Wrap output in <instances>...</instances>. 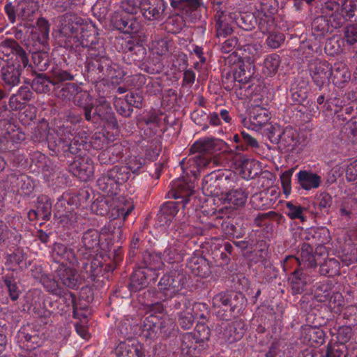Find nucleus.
Instances as JSON below:
<instances>
[{
    "label": "nucleus",
    "instance_id": "obj_1",
    "mask_svg": "<svg viewBox=\"0 0 357 357\" xmlns=\"http://www.w3.org/2000/svg\"><path fill=\"white\" fill-rule=\"evenodd\" d=\"M85 68L86 77L93 84L109 78L122 79L126 75L124 70L107 56L105 47L100 44L88 54Z\"/></svg>",
    "mask_w": 357,
    "mask_h": 357
},
{
    "label": "nucleus",
    "instance_id": "obj_2",
    "mask_svg": "<svg viewBox=\"0 0 357 357\" xmlns=\"http://www.w3.org/2000/svg\"><path fill=\"white\" fill-rule=\"evenodd\" d=\"M96 251L79 245L75 254V266L80 272V276L87 282L98 281L101 277L107 278L115 269L112 264H105L102 259L94 257Z\"/></svg>",
    "mask_w": 357,
    "mask_h": 357
},
{
    "label": "nucleus",
    "instance_id": "obj_3",
    "mask_svg": "<svg viewBox=\"0 0 357 357\" xmlns=\"http://www.w3.org/2000/svg\"><path fill=\"white\" fill-rule=\"evenodd\" d=\"M246 303V298L240 291H227L215 295L213 306L217 307L216 316L222 321H229L240 314Z\"/></svg>",
    "mask_w": 357,
    "mask_h": 357
},
{
    "label": "nucleus",
    "instance_id": "obj_4",
    "mask_svg": "<svg viewBox=\"0 0 357 357\" xmlns=\"http://www.w3.org/2000/svg\"><path fill=\"white\" fill-rule=\"evenodd\" d=\"M87 113L85 120L88 122L97 126L104 124L112 130L119 128L118 121L111 105L105 99L96 100L95 104L93 103L92 108L87 111Z\"/></svg>",
    "mask_w": 357,
    "mask_h": 357
},
{
    "label": "nucleus",
    "instance_id": "obj_5",
    "mask_svg": "<svg viewBox=\"0 0 357 357\" xmlns=\"http://www.w3.org/2000/svg\"><path fill=\"white\" fill-rule=\"evenodd\" d=\"M187 280L183 269L174 268L161 277L158 283V291L165 298L172 296L185 287Z\"/></svg>",
    "mask_w": 357,
    "mask_h": 357
},
{
    "label": "nucleus",
    "instance_id": "obj_6",
    "mask_svg": "<svg viewBox=\"0 0 357 357\" xmlns=\"http://www.w3.org/2000/svg\"><path fill=\"white\" fill-rule=\"evenodd\" d=\"M233 71L237 77V82L241 84L245 89L246 96H252L258 92L257 88H261L259 84H251L246 86L250 82L255 73V66L250 56L240 59L234 67Z\"/></svg>",
    "mask_w": 357,
    "mask_h": 357
},
{
    "label": "nucleus",
    "instance_id": "obj_7",
    "mask_svg": "<svg viewBox=\"0 0 357 357\" xmlns=\"http://www.w3.org/2000/svg\"><path fill=\"white\" fill-rule=\"evenodd\" d=\"M83 21L81 17L75 15L66 14L61 16L56 35L60 46L66 49L69 48L68 41H71V39H73V37L79 32L81 28V23Z\"/></svg>",
    "mask_w": 357,
    "mask_h": 357
},
{
    "label": "nucleus",
    "instance_id": "obj_8",
    "mask_svg": "<svg viewBox=\"0 0 357 357\" xmlns=\"http://www.w3.org/2000/svg\"><path fill=\"white\" fill-rule=\"evenodd\" d=\"M94 32L93 29H88V26L82 22L81 28L73 39H71V43L70 40L68 41V49L77 51L79 47L86 48L89 54L92 49L98 47V44L105 46L103 40L97 38Z\"/></svg>",
    "mask_w": 357,
    "mask_h": 357
},
{
    "label": "nucleus",
    "instance_id": "obj_9",
    "mask_svg": "<svg viewBox=\"0 0 357 357\" xmlns=\"http://www.w3.org/2000/svg\"><path fill=\"white\" fill-rule=\"evenodd\" d=\"M307 70L314 84L321 91L333 73L332 66L326 61L314 58L307 65Z\"/></svg>",
    "mask_w": 357,
    "mask_h": 357
},
{
    "label": "nucleus",
    "instance_id": "obj_10",
    "mask_svg": "<svg viewBox=\"0 0 357 357\" xmlns=\"http://www.w3.org/2000/svg\"><path fill=\"white\" fill-rule=\"evenodd\" d=\"M315 267L317 262L314 255L313 248L309 243H303L300 250V257L289 255L283 261V270L287 272L291 266Z\"/></svg>",
    "mask_w": 357,
    "mask_h": 357
},
{
    "label": "nucleus",
    "instance_id": "obj_11",
    "mask_svg": "<svg viewBox=\"0 0 357 357\" xmlns=\"http://www.w3.org/2000/svg\"><path fill=\"white\" fill-rule=\"evenodd\" d=\"M180 165L182 169L186 171V173L190 174L194 176H197L200 172L206 168L212 169L218 165V162L212 155H197L190 158L186 162L183 159Z\"/></svg>",
    "mask_w": 357,
    "mask_h": 357
},
{
    "label": "nucleus",
    "instance_id": "obj_12",
    "mask_svg": "<svg viewBox=\"0 0 357 357\" xmlns=\"http://www.w3.org/2000/svg\"><path fill=\"white\" fill-rule=\"evenodd\" d=\"M52 268L54 273V278L63 286L72 289L79 288L81 276L80 274L77 275L75 269L68 266L63 262L52 265Z\"/></svg>",
    "mask_w": 357,
    "mask_h": 357
},
{
    "label": "nucleus",
    "instance_id": "obj_13",
    "mask_svg": "<svg viewBox=\"0 0 357 357\" xmlns=\"http://www.w3.org/2000/svg\"><path fill=\"white\" fill-rule=\"evenodd\" d=\"M222 321L216 327V330L222 334V338L229 344L240 340L244 335L247 326L243 320H236L230 323Z\"/></svg>",
    "mask_w": 357,
    "mask_h": 357
},
{
    "label": "nucleus",
    "instance_id": "obj_14",
    "mask_svg": "<svg viewBox=\"0 0 357 357\" xmlns=\"http://www.w3.org/2000/svg\"><path fill=\"white\" fill-rule=\"evenodd\" d=\"M110 24L113 29L126 34L136 33L140 29V22L136 17L119 11L112 14Z\"/></svg>",
    "mask_w": 357,
    "mask_h": 357
},
{
    "label": "nucleus",
    "instance_id": "obj_15",
    "mask_svg": "<svg viewBox=\"0 0 357 357\" xmlns=\"http://www.w3.org/2000/svg\"><path fill=\"white\" fill-rule=\"evenodd\" d=\"M159 274L152 271L145 270L142 267L135 269L130 277L127 287L130 291L137 292L146 288L151 283H155Z\"/></svg>",
    "mask_w": 357,
    "mask_h": 357
},
{
    "label": "nucleus",
    "instance_id": "obj_16",
    "mask_svg": "<svg viewBox=\"0 0 357 357\" xmlns=\"http://www.w3.org/2000/svg\"><path fill=\"white\" fill-rule=\"evenodd\" d=\"M164 0H142L140 13L148 21H161L165 17Z\"/></svg>",
    "mask_w": 357,
    "mask_h": 357
},
{
    "label": "nucleus",
    "instance_id": "obj_17",
    "mask_svg": "<svg viewBox=\"0 0 357 357\" xmlns=\"http://www.w3.org/2000/svg\"><path fill=\"white\" fill-rule=\"evenodd\" d=\"M207 347V344L198 340L192 333H185L182 335L181 351L187 357H198Z\"/></svg>",
    "mask_w": 357,
    "mask_h": 357
},
{
    "label": "nucleus",
    "instance_id": "obj_18",
    "mask_svg": "<svg viewBox=\"0 0 357 357\" xmlns=\"http://www.w3.org/2000/svg\"><path fill=\"white\" fill-rule=\"evenodd\" d=\"M36 209H31L27 213V218L29 221H35L42 219L45 221L50 220L52 215V202L51 199L45 195H41L38 197L35 202Z\"/></svg>",
    "mask_w": 357,
    "mask_h": 357
},
{
    "label": "nucleus",
    "instance_id": "obj_19",
    "mask_svg": "<svg viewBox=\"0 0 357 357\" xmlns=\"http://www.w3.org/2000/svg\"><path fill=\"white\" fill-rule=\"evenodd\" d=\"M69 172L82 181H88L93 174V165L89 157L75 159L68 166Z\"/></svg>",
    "mask_w": 357,
    "mask_h": 357
},
{
    "label": "nucleus",
    "instance_id": "obj_20",
    "mask_svg": "<svg viewBox=\"0 0 357 357\" xmlns=\"http://www.w3.org/2000/svg\"><path fill=\"white\" fill-rule=\"evenodd\" d=\"M191 306L190 298L183 294L177 293L165 298V307L169 312H176L178 315L190 309Z\"/></svg>",
    "mask_w": 357,
    "mask_h": 357
},
{
    "label": "nucleus",
    "instance_id": "obj_21",
    "mask_svg": "<svg viewBox=\"0 0 357 357\" xmlns=\"http://www.w3.org/2000/svg\"><path fill=\"white\" fill-rule=\"evenodd\" d=\"M133 206H130L127 210L124 208H120L117 209V218L112 220L109 223V230L111 233L112 240L117 243L121 241L123 238L122 227L123 225L124 220L130 215L131 211L133 210Z\"/></svg>",
    "mask_w": 357,
    "mask_h": 357
},
{
    "label": "nucleus",
    "instance_id": "obj_22",
    "mask_svg": "<svg viewBox=\"0 0 357 357\" xmlns=\"http://www.w3.org/2000/svg\"><path fill=\"white\" fill-rule=\"evenodd\" d=\"M17 339L20 342L26 343L27 349H34L41 345L42 341L39 333L35 330L33 326H23L17 333Z\"/></svg>",
    "mask_w": 357,
    "mask_h": 357
},
{
    "label": "nucleus",
    "instance_id": "obj_23",
    "mask_svg": "<svg viewBox=\"0 0 357 357\" xmlns=\"http://www.w3.org/2000/svg\"><path fill=\"white\" fill-rule=\"evenodd\" d=\"M113 354L116 357H145L142 346L138 343H131V341H121Z\"/></svg>",
    "mask_w": 357,
    "mask_h": 357
},
{
    "label": "nucleus",
    "instance_id": "obj_24",
    "mask_svg": "<svg viewBox=\"0 0 357 357\" xmlns=\"http://www.w3.org/2000/svg\"><path fill=\"white\" fill-rule=\"evenodd\" d=\"M299 142V134L296 129L287 126L280 133L278 147L285 151H292L297 146Z\"/></svg>",
    "mask_w": 357,
    "mask_h": 357
},
{
    "label": "nucleus",
    "instance_id": "obj_25",
    "mask_svg": "<svg viewBox=\"0 0 357 357\" xmlns=\"http://www.w3.org/2000/svg\"><path fill=\"white\" fill-rule=\"evenodd\" d=\"M24 70L6 62L0 70V77L5 86L14 87L20 83V77Z\"/></svg>",
    "mask_w": 357,
    "mask_h": 357
},
{
    "label": "nucleus",
    "instance_id": "obj_26",
    "mask_svg": "<svg viewBox=\"0 0 357 357\" xmlns=\"http://www.w3.org/2000/svg\"><path fill=\"white\" fill-rule=\"evenodd\" d=\"M123 59H127V63L131 64L132 62L142 61L146 57V50L142 45L128 40L123 47Z\"/></svg>",
    "mask_w": 357,
    "mask_h": 357
},
{
    "label": "nucleus",
    "instance_id": "obj_27",
    "mask_svg": "<svg viewBox=\"0 0 357 357\" xmlns=\"http://www.w3.org/2000/svg\"><path fill=\"white\" fill-rule=\"evenodd\" d=\"M214 19L217 37L225 38L232 33L231 17L229 13L222 9L217 10Z\"/></svg>",
    "mask_w": 357,
    "mask_h": 357
},
{
    "label": "nucleus",
    "instance_id": "obj_28",
    "mask_svg": "<svg viewBox=\"0 0 357 357\" xmlns=\"http://www.w3.org/2000/svg\"><path fill=\"white\" fill-rule=\"evenodd\" d=\"M222 178L218 172L212 171L204 176L202 190L206 196H218L220 192V182Z\"/></svg>",
    "mask_w": 357,
    "mask_h": 357
},
{
    "label": "nucleus",
    "instance_id": "obj_29",
    "mask_svg": "<svg viewBox=\"0 0 357 357\" xmlns=\"http://www.w3.org/2000/svg\"><path fill=\"white\" fill-rule=\"evenodd\" d=\"M164 266L165 263L161 253L150 252L147 250L142 253L139 267L158 273V271L162 270Z\"/></svg>",
    "mask_w": 357,
    "mask_h": 357
},
{
    "label": "nucleus",
    "instance_id": "obj_30",
    "mask_svg": "<svg viewBox=\"0 0 357 357\" xmlns=\"http://www.w3.org/2000/svg\"><path fill=\"white\" fill-rule=\"evenodd\" d=\"M296 176L297 183L305 190L318 188L322 182L319 175L308 170H300Z\"/></svg>",
    "mask_w": 357,
    "mask_h": 357
},
{
    "label": "nucleus",
    "instance_id": "obj_31",
    "mask_svg": "<svg viewBox=\"0 0 357 357\" xmlns=\"http://www.w3.org/2000/svg\"><path fill=\"white\" fill-rule=\"evenodd\" d=\"M52 91L59 99L68 101L81 93L82 88L76 83L66 82L53 86Z\"/></svg>",
    "mask_w": 357,
    "mask_h": 357
},
{
    "label": "nucleus",
    "instance_id": "obj_32",
    "mask_svg": "<svg viewBox=\"0 0 357 357\" xmlns=\"http://www.w3.org/2000/svg\"><path fill=\"white\" fill-rule=\"evenodd\" d=\"M24 26L31 29V33L36 35V39L40 44H45L49 39V33L50 31V24L47 20L40 17L38 18L36 22V27L31 23H24Z\"/></svg>",
    "mask_w": 357,
    "mask_h": 357
},
{
    "label": "nucleus",
    "instance_id": "obj_33",
    "mask_svg": "<svg viewBox=\"0 0 357 357\" xmlns=\"http://www.w3.org/2000/svg\"><path fill=\"white\" fill-rule=\"evenodd\" d=\"M188 267L197 276L206 278L211 274V267L208 260L202 256H193L188 261Z\"/></svg>",
    "mask_w": 357,
    "mask_h": 357
},
{
    "label": "nucleus",
    "instance_id": "obj_34",
    "mask_svg": "<svg viewBox=\"0 0 357 357\" xmlns=\"http://www.w3.org/2000/svg\"><path fill=\"white\" fill-rule=\"evenodd\" d=\"M6 62L24 70L29 68H32L29 59V54L19 43L15 49H14L10 58L6 60Z\"/></svg>",
    "mask_w": 357,
    "mask_h": 357
},
{
    "label": "nucleus",
    "instance_id": "obj_35",
    "mask_svg": "<svg viewBox=\"0 0 357 357\" xmlns=\"http://www.w3.org/2000/svg\"><path fill=\"white\" fill-rule=\"evenodd\" d=\"M39 9L38 0H21L17 4V15L27 22H32Z\"/></svg>",
    "mask_w": 357,
    "mask_h": 357
},
{
    "label": "nucleus",
    "instance_id": "obj_36",
    "mask_svg": "<svg viewBox=\"0 0 357 357\" xmlns=\"http://www.w3.org/2000/svg\"><path fill=\"white\" fill-rule=\"evenodd\" d=\"M35 77L31 82V89L37 93H47L53 87V82L50 75L45 73H37L34 72Z\"/></svg>",
    "mask_w": 357,
    "mask_h": 357
},
{
    "label": "nucleus",
    "instance_id": "obj_37",
    "mask_svg": "<svg viewBox=\"0 0 357 357\" xmlns=\"http://www.w3.org/2000/svg\"><path fill=\"white\" fill-rule=\"evenodd\" d=\"M52 257L55 264L59 263L57 260L63 259L68 261L70 264L75 266V261H77L73 249L62 243H55L54 244Z\"/></svg>",
    "mask_w": 357,
    "mask_h": 357
},
{
    "label": "nucleus",
    "instance_id": "obj_38",
    "mask_svg": "<svg viewBox=\"0 0 357 357\" xmlns=\"http://www.w3.org/2000/svg\"><path fill=\"white\" fill-rule=\"evenodd\" d=\"M2 280L8 290L11 300L13 301L17 300L22 293L17 273L8 272L2 276Z\"/></svg>",
    "mask_w": 357,
    "mask_h": 357
},
{
    "label": "nucleus",
    "instance_id": "obj_39",
    "mask_svg": "<svg viewBox=\"0 0 357 357\" xmlns=\"http://www.w3.org/2000/svg\"><path fill=\"white\" fill-rule=\"evenodd\" d=\"M50 73L53 86L74 81L76 77L72 70L65 69L58 65L54 66Z\"/></svg>",
    "mask_w": 357,
    "mask_h": 357
},
{
    "label": "nucleus",
    "instance_id": "obj_40",
    "mask_svg": "<svg viewBox=\"0 0 357 357\" xmlns=\"http://www.w3.org/2000/svg\"><path fill=\"white\" fill-rule=\"evenodd\" d=\"M160 317L150 315L145 318L142 328V333L147 339H155L160 336Z\"/></svg>",
    "mask_w": 357,
    "mask_h": 357
},
{
    "label": "nucleus",
    "instance_id": "obj_41",
    "mask_svg": "<svg viewBox=\"0 0 357 357\" xmlns=\"http://www.w3.org/2000/svg\"><path fill=\"white\" fill-rule=\"evenodd\" d=\"M79 245L94 251H98L100 248V234L94 229H89L82 236Z\"/></svg>",
    "mask_w": 357,
    "mask_h": 357
},
{
    "label": "nucleus",
    "instance_id": "obj_42",
    "mask_svg": "<svg viewBox=\"0 0 357 357\" xmlns=\"http://www.w3.org/2000/svg\"><path fill=\"white\" fill-rule=\"evenodd\" d=\"M221 227L228 238H241L245 234V229L240 223L229 218L222 221Z\"/></svg>",
    "mask_w": 357,
    "mask_h": 357
},
{
    "label": "nucleus",
    "instance_id": "obj_43",
    "mask_svg": "<svg viewBox=\"0 0 357 357\" xmlns=\"http://www.w3.org/2000/svg\"><path fill=\"white\" fill-rule=\"evenodd\" d=\"M303 335L305 340L314 347L321 345L325 342L326 334L324 331L316 326H305L303 328Z\"/></svg>",
    "mask_w": 357,
    "mask_h": 357
},
{
    "label": "nucleus",
    "instance_id": "obj_44",
    "mask_svg": "<svg viewBox=\"0 0 357 357\" xmlns=\"http://www.w3.org/2000/svg\"><path fill=\"white\" fill-rule=\"evenodd\" d=\"M333 82L335 85L342 87L343 84L348 82L351 78V73L346 64L335 63L332 67Z\"/></svg>",
    "mask_w": 357,
    "mask_h": 357
},
{
    "label": "nucleus",
    "instance_id": "obj_45",
    "mask_svg": "<svg viewBox=\"0 0 357 357\" xmlns=\"http://www.w3.org/2000/svg\"><path fill=\"white\" fill-rule=\"evenodd\" d=\"M248 197V193L242 188H232L222 194V199L236 206H243Z\"/></svg>",
    "mask_w": 357,
    "mask_h": 357
},
{
    "label": "nucleus",
    "instance_id": "obj_46",
    "mask_svg": "<svg viewBox=\"0 0 357 357\" xmlns=\"http://www.w3.org/2000/svg\"><path fill=\"white\" fill-rule=\"evenodd\" d=\"M30 296L32 297V299L29 307V311L44 320L50 318V312L47 307L41 305L40 294L37 291H33L29 295V297Z\"/></svg>",
    "mask_w": 357,
    "mask_h": 357
},
{
    "label": "nucleus",
    "instance_id": "obj_47",
    "mask_svg": "<svg viewBox=\"0 0 357 357\" xmlns=\"http://www.w3.org/2000/svg\"><path fill=\"white\" fill-rule=\"evenodd\" d=\"M215 149V139L214 138H204L195 142L190 147V152L198 153V155H211V153Z\"/></svg>",
    "mask_w": 357,
    "mask_h": 357
},
{
    "label": "nucleus",
    "instance_id": "obj_48",
    "mask_svg": "<svg viewBox=\"0 0 357 357\" xmlns=\"http://www.w3.org/2000/svg\"><path fill=\"white\" fill-rule=\"evenodd\" d=\"M97 185L100 190L107 196L112 197L117 194L119 186L107 172L102 174L97 180Z\"/></svg>",
    "mask_w": 357,
    "mask_h": 357
},
{
    "label": "nucleus",
    "instance_id": "obj_49",
    "mask_svg": "<svg viewBox=\"0 0 357 357\" xmlns=\"http://www.w3.org/2000/svg\"><path fill=\"white\" fill-rule=\"evenodd\" d=\"M234 19L238 26L247 31L253 30L257 25V18L254 13L241 12Z\"/></svg>",
    "mask_w": 357,
    "mask_h": 357
},
{
    "label": "nucleus",
    "instance_id": "obj_50",
    "mask_svg": "<svg viewBox=\"0 0 357 357\" xmlns=\"http://www.w3.org/2000/svg\"><path fill=\"white\" fill-rule=\"evenodd\" d=\"M180 204L176 202H167L161 207L157 216L159 221L162 223L167 224L178 212V206Z\"/></svg>",
    "mask_w": 357,
    "mask_h": 357
},
{
    "label": "nucleus",
    "instance_id": "obj_51",
    "mask_svg": "<svg viewBox=\"0 0 357 357\" xmlns=\"http://www.w3.org/2000/svg\"><path fill=\"white\" fill-rule=\"evenodd\" d=\"M68 139L59 137L55 140H48V148L52 151V155H56L59 158L62 160L64 158H67Z\"/></svg>",
    "mask_w": 357,
    "mask_h": 357
},
{
    "label": "nucleus",
    "instance_id": "obj_52",
    "mask_svg": "<svg viewBox=\"0 0 357 357\" xmlns=\"http://www.w3.org/2000/svg\"><path fill=\"white\" fill-rule=\"evenodd\" d=\"M312 31L317 36L324 37L326 33L332 31L330 20L321 15L314 17L312 22Z\"/></svg>",
    "mask_w": 357,
    "mask_h": 357
},
{
    "label": "nucleus",
    "instance_id": "obj_53",
    "mask_svg": "<svg viewBox=\"0 0 357 357\" xmlns=\"http://www.w3.org/2000/svg\"><path fill=\"white\" fill-rule=\"evenodd\" d=\"M270 119V113L264 107H257L254 108L250 114V123L256 127L266 125Z\"/></svg>",
    "mask_w": 357,
    "mask_h": 357
},
{
    "label": "nucleus",
    "instance_id": "obj_54",
    "mask_svg": "<svg viewBox=\"0 0 357 357\" xmlns=\"http://www.w3.org/2000/svg\"><path fill=\"white\" fill-rule=\"evenodd\" d=\"M333 291V287L332 284L328 282L317 283L316 285H314V289L313 290V298L317 302H327Z\"/></svg>",
    "mask_w": 357,
    "mask_h": 357
},
{
    "label": "nucleus",
    "instance_id": "obj_55",
    "mask_svg": "<svg viewBox=\"0 0 357 357\" xmlns=\"http://www.w3.org/2000/svg\"><path fill=\"white\" fill-rule=\"evenodd\" d=\"M319 273L322 275L333 277L340 274V264L335 258L326 259L320 265Z\"/></svg>",
    "mask_w": 357,
    "mask_h": 357
},
{
    "label": "nucleus",
    "instance_id": "obj_56",
    "mask_svg": "<svg viewBox=\"0 0 357 357\" xmlns=\"http://www.w3.org/2000/svg\"><path fill=\"white\" fill-rule=\"evenodd\" d=\"M316 8L319 10L320 15L326 18L336 11H342V6H340V4L334 0L319 1Z\"/></svg>",
    "mask_w": 357,
    "mask_h": 357
},
{
    "label": "nucleus",
    "instance_id": "obj_57",
    "mask_svg": "<svg viewBox=\"0 0 357 357\" xmlns=\"http://www.w3.org/2000/svg\"><path fill=\"white\" fill-rule=\"evenodd\" d=\"M107 172L110 176V178H113L118 186L125 183L130 176L128 168L122 165H116Z\"/></svg>",
    "mask_w": 357,
    "mask_h": 357
},
{
    "label": "nucleus",
    "instance_id": "obj_58",
    "mask_svg": "<svg viewBox=\"0 0 357 357\" xmlns=\"http://www.w3.org/2000/svg\"><path fill=\"white\" fill-rule=\"evenodd\" d=\"M185 25L183 17L178 15L169 17L164 23V29L168 33L176 34L181 32Z\"/></svg>",
    "mask_w": 357,
    "mask_h": 357
},
{
    "label": "nucleus",
    "instance_id": "obj_59",
    "mask_svg": "<svg viewBox=\"0 0 357 357\" xmlns=\"http://www.w3.org/2000/svg\"><path fill=\"white\" fill-rule=\"evenodd\" d=\"M344 37L347 44L355 52L353 59L357 61V24L347 26L344 28Z\"/></svg>",
    "mask_w": 357,
    "mask_h": 357
},
{
    "label": "nucleus",
    "instance_id": "obj_60",
    "mask_svg": "<svg viewBox=\"0 0 357 357\" xmlns=\"http://www.w3.org/2000/svg\"><path fill=\"white\" fill-rule=\"evenodd\" d=\"M243 177L250 179L255 178L259 174V165L255 160L243 158L240 165Z\"/></svg>",
    "mask_w": 357,
    "mask_h": 357
},
{
    "label": "nucleus",
    "instance_id": "obj_61",
    "mask_svg": "<svg viewBox=\"0 0 357 357\" xmlns=\"http://www.w3.org/2000/svg\"><path fill=\"white\" fill-rule=\"evenodd\" d=\"M84 142L83 140L79 141L77 138H73L72 140L68 139L67 152V158H79L83 156L84 151L86 149L84 148Z\"/></svg>",
    "mask_w": 357,
    "mask_h": 357
},
{
    "label": "nucleus",
    "instance_id": "obj_62",
    "mask_svg": "<svg viewBox=\"0 0 357 357\" xmlns=\"http://www.w3.org/2000/svg\"><path fill=\"white\" fill-rule=\"evenodd\" d=\"M55 296L58 297L57 301L60 307H64V311L66 310V308H69L70 306L73 307L74 311L77 309L76 297L73 292L63 288L59 294Z\"/></svg>",
    "mask_w": 357,
    "mask_h": 357
},
{
    "label": "nucleus",
    "instance_id": "obj_63",
    "mask_svg": "<svg viewBox=\"0 0 357 357\" xmlns=\"http://www.w3.org/2000/svg\"><path fill=\"white\" fill-rule=\"evenodd\" d=\"M252 206L257 210H265L268 208L272 203L267 193L260 192L255 193L250 199Z\"/></svg>",
    "mask_w": 357,
    "mask_h": 357
},
{
    "label": "nucleus",
    "instance_id": "obj_64",
    "mask_svg": "<svg viewBox=\"0 0 357 357\" xmlns=\"http://www.w3.org/2000/svg\"><path fill=\"white\" fill-rule=\"evenodd\" d=\"M347 345L329 342L326 347V357H347Z\"/></svg>",
    "mask_w": 357,
    "mask_h": 357
}]
</instances>
